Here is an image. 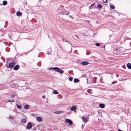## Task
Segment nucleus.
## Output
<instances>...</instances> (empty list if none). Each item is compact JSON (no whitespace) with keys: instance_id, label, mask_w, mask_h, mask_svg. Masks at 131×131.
I'll return each mask as SVG.
<instances>
[{"instance_id":"nucleus-7","label":"nucleus","mask_w":131,"mask_h":131,"mask_svg":"<svg viewBox=\"0 0 131 131\" xmlns=\"http://www.w3.org/2000/svg\"><path fill=\"white\" fill-rule=\"evenodd\" d=\"M89 64V62L86 61H83L81 62V64L83 66Z\"/></svg>"},{"instance_id":"nucleus-21","label":"nucleus","mask_w":131,"mask_h":131,"mask_svg":"<svg viewBox=\"0 0 131 131\" xmlns=\"http://www.w3.org/2000/svg\"><path fill=\"white\" fill-rule=\"evenodd\" d=\"M98 114L100 115V116H101L102 115V113L101 111H98Z\"/></svg>"},{"instance_id":"nucleus-3","label":"nucleus","mask_w":131,"mask_h":131,"mask_svg":"<svg viewBox=\"0 0 131 131\" xmlns=\"http://www.w3.org/2000/svg\"><path fill=\"white\" fill-rule=\"evenodd\" d=\"M65 122L68 123H69L70 125H72V122L70 119H65Z\"/></svg>"},{"instance_id":"nucleus-20","label":"nucleus","mask_w":131,"mask_h":131,"mask_svg":"<svg viewBox=\"0 0 131 131\" xmlns=\"http://www.w3.org/2000/svg\"><path fill=\"white\" fill-rule=\"evenodd\" d=\"M53 93L54 94H58V93L57 92V91L56 90H54L53 91Z\"/></svg>"},{"instance_id":"nucleus-32","label":"nucleus","mask_w":131,"mask_h":131,"mask_svg":"<svg viewBox=\"0 0 131 131\" xmlns=\"http://www.w3.org/2000/svg\"><path fill=\"white\" fill-rule=\"evenodd\" d=\"M118 130V131H122V130H120V129H119Z\"/></svg>"},{"instance_id":"nucleus-27","label":"nucleus","mask_w":131,"mask_h":131,"mask_svg":"<svg viewBox=\"0 0 131 131\" xmlns=\"http://www.w3.org/2000/svg\"><path fill=\"white\" fill-rule=\"evenodd\" d=\"M103 2L104 3H107V0H103Z\"/></svg>"},{"instance_id":"nucleus-6","label":"nucleus","mask_w":131,"mask_h":131,"mask_svg":"<svg viewBox=\"0 0 131 131\" xmlns=\"http://www.w3.org/2000/svg\"><path fill=\"white\" fill-rule=\"evenodd\" d=\"M27 118L26 117L25 118L23 119L21 121V122L23 124L26 123L27 121Z\"/></svg>"},{"instance_id":"nucleus-22","label":"nucleus","mask_w":131,"mask_h":131,"mask_svg":"<svg viewBox=\"0 0 131 131\" xmlns=\"http://www.w3.org/2000/svg\"><path fill=\"white\" fill-rule=\"evenodd\" d=\"M69 13V12L68 11H66L65 12V14L66 15H68Z\"/></svg>"},{"instance_id":"nucleus-24","label":"nucleus","mask_w":131,"mask_h":131,"mask_svg":"<svg viewBox=\"0 0 131 131\" xmlns=\"http://www.w3.org/2000/svg\"><path fill=\"white\" fill-rule=\"evenodd\" d=\"M73 78L72 77H70L69 78V79L70 81H71L72 80Z\"/></svg>"},{"instance_id":"nucleus-30","label":"nucleus","mask_w":131,"mask_h":131,"mask_svg":"<svg viewBox=\"0 0 131 131\" xmlns=\"http://www.w3.org/2000/svg\"><path fill=\"white\" fill-rule=\"evenodd\" d=\"M60 112L59 111V112H57V113H56V112H55V113H57V114H59V113H58V112Z\"/></svg>"},{"instance_id":"nucleus-19","label":"nucleus","mask_w":131,"mask_h":131,"mask_svg":"<svg viewBox=\"0 0 131 131\" xmlns=\"http://www.w3.org/2000/svg\"><path fill=\"white\" fill-rule=\"evenodd\" d=\"M16 106H17V107L18 108L20 109H21V105H18V104H17Z\"/></svg>"},{"instance_id":"nucleus-11","label":"nucleus","mask_w":131,"mask_h":131,"mask_svg":"<svg viewBox=\"0 0 131 131\" xmlns=\"http://www.w3.org/2000/svg\"><path fill=\"white\" fill-rule=\"evenodd\" d=\"M19 68V66L18 65H16L14 67V69L15 70H16L18 69Z\"/></svg>"},{"instance_id":"nucleus-1","label":"nucleus","mask_w":131,"mask_h":131,"mask_svg":"<svg viewBox=\"0 0 131 131\" xmlns=\"http://www.w3.org/2000/svg\"><path fill=\"white\" fill-rule=\"evenodd\" d=\"M113 49L114 51L117 53L123 52L126 50L125 48L116 45H114L113 46Z\"/></svg>"},{"instance_id":"nucleus-33","label":"nucleus","mask_w":131,"mask_h":131,"mask_svg":"<svg viewBox=\"0 0 131 131\" xmlns=\"http://www.w3.org/2000/svg\"><path fill=\"white\" fill-rule=\"evenodd\" d=\"M9 102H13V101H9ZM13 102H14V101H13Z\"/></svg>"},{"instance_id":"nucleus-14","label":"nucleus","mask_w":131,"mask_h":131,"mask_svg":"<svg viewBox=\"0 0 131 131\" xmlns=\"http://www.w3.org/2000/svg\"><path fill=\"white\" fill-rule=\"evenodd\" d=\"M97 8H102V5L100 4H98L97 6Z\"/></svg>"},{"instance_id":"nucleus-13","label":"nucleus","mask_w":131,"mask_h":131,"mask_svg":"<svg viewBox=\"0 0 131 131\" xmlns=\"http://www.w3.org/2000/svg\"><path fill=\"white\" fill-rule=\"evenodd\" d=\"M127 68L130 69H131V64L130 63H128L127 65Z\"/></svg>"},{"instance_id":"nucleus-10","label":"nucleus","mask_w":131,"mask_h":131,"mask_svg":"<svg viewBox=\"0 0 131 131\" xmlns=\"http://www.w3.org/2000/svg\"><path fill=\"white\" fill-rule=\"evenodd\" d=\"M76 108L74 106H73L71 108L70 110L72 111H74L75 110Z\"/></svg>"},{"instance_id":"nucleus-18","label":"nucleus","mask_w":131,"mask_h":131,"mask_svg":"<svg viewBox=\"0 0 131 131\" xmlns=\"http://www.w3.org/2000/svg\"><path fill=\"white\" fill-rule=\"evenodd\" d=\"M7 4V2L6 1H4L3 2V4L4 5H5Z\"/></svg>"},{"instance_id":"nucleus-31","label":"nucleus","mask_w":131,"mask_h":131,"mask_svg":"<svg viewBox=\"0 0 131 131\" xmlns=\"http://www.w3.org/2000/svg\"><path fill=\"white\" fill-rule=\"evenodd\" d=\"M36 128H34L33 129L34 130H35L36 129Z\"/></svg>"},{"instance_id":"nucleus-12","label":"nucleus","mask_w":131,"mask_h":131,"mask_svg":"<svg viewBox=\"0 0 131 131\" xmlns=\"http://www.w3.org/2000/svg\"><path fill=\"white\" fill-rule=\"evenodd\" d=\"M99 106L101 108H103L105 107V105L103 104H100Z\"/></svg>"},{"instance_id":"nucleus-26","label":"nucleus","mask_w":131,"mask_h":131,"mask_svg":"<svg viewBox=\"0 0 131 131\" xmlns=\"http://www.w3.org/2000/svg\"><path fill=\"white\" fill-rule=\"evenodd\" d=\"M94 4H92L90 6L91 7H93L94 6Z\"/></svg>"},{"instance_id":"nucleus-15","label":"nucleus","mask_w":131,"mask_h":131,"mask_svg":"<svg viewBox=\"0 0 131 131\" xmlns=\"http://www.w3.org/2000/svg\"><path fill=\"white\" fill-rule=\"evenodd\" d=\"M79 81V80L77 79H75L74 80V81L75 83L78 82Z\"/></svg>"},{"instance_id":"nucleus-2","label":"nucleus","mask_w":131,"mask_h":131,"mask_svg":"<svg viewBox=\"0 0 131 131\" xmlns=\"http://www.w3.org/2000/svg\"><path fill=\"white\" fill-rule=\"evenodd\" d=\"M50 69L56 71L57 72L61 74L63 73V71L62 70L57 67L50 68Z\"/></svg>"},{"instance_id":"nucleus-23","label":"nucleus","mask_w":131,"mask_h":131,"mask_svg":"<svg viewBox=\"0 0 131 131\" xmlns=\"http://www.w3.org/2000/svg\"><path fill=\"white\" fill-rule=\"evenodd\" d=\"M110 7L112 9H114L115 8L114 6L113 5H111Z\"/></svg>"},{"instance_id":"nucleus-29","label":"nucleus","mask_w":131,"mask_h":131,"mask_svg":"<svg viewBox=\"0 0 131 131\" xmlns=\"http://www.w3.org/2000/svg\"><path fill=\"white\" fill-rule=\"evenodd\" d=\"M63 12H60V14H63Z\"/></svg>"},{"instance_id":"nucleus-28","label":"nucleus","mask_w":131,"mask_h":131,"mask_svg":"<svg viewBox=\"0 0 131 131\" xmlns=\"http://www.w3.org/2000/svg\"><path fill=\"white\" fill-rule=\"evenodd\" d=\"M42 98L44 99H45V95H43V96H42Z\"/></svg>"},{"instance_id":"nucleus-34","label":"nucleus","mask_w":131,"mask_h":131,"mask_svg":"<svg viewBox=\"0 0 131 131\" xmlns=\"http://www.w3.org/2000/svg\"><path fill=\"white\" fill-rule=\"evenodd\" d=\"M130 127L131 128V124H130Z\"/></svg>"},{"instance_id":"nucleus-17","label":"nucleus","mask_w":131,"mask_h":131,"mask_svg":"<svg viewBox=\"0 0 131 131\" xmlns=\"http://www.w3.org/2000/svg\"><path fill=\"white\" fill-rule=\"evenodd\" d=\"M29 106L28 105H25L24 107V108L25 109H28L29 108Z\"/></svg>"},{"instance_id":"nucleus-16","label":"nucleus","mask_w":131,"mask_h":131,"mask_svg":"<svg viewBox=\"0 0 131 131\" xmlns=\"http://www.w3.org/2000/svg\"><path fill=\"white\" fill-rule=\"evenodd\" d=\"M21 13L19 11H18L16 13V15L17 16H19L21 15Z\"/></svg>"},{"instance_id":"nucleus-25","label":"nucleus","mask_w":131,"mask_h":131,"mask_svg":"<svg viewBox=\"0 0 131 131\" xmlns=\"http://www.w3.org/2000/svg\"><path fill=\"white\" fill-rule=\"evenodd\" d=\"M95 45L96 46L98 47L100 46V44L99 43H97L95 44Z\"/></svg>"},{"instance_id":"nucleus-5","label":"nucleus","mask_w":131,"mask_h":131,"mask_svg":"<svg viewBox=\"0 0 131 131\" xmlns=\"http://www.w3.org/2000/svg\"><path fill=\"white\" fill-rule=\"evenodd\" d=\"M32 127V125L30 123H29L27 124V128L29 129L31 128Z\"/></svg>"},{"instance_id":"nucleus-4","label":"nucleus","mask_w":131,"mask_h":131,"mask_svg":"<svg viewBox=\"0 0 131 131\" xmlns=\"http://www.w3.org/2000/svg\"><path fill=\"white\" fill-rule=\"evenodd\" d=\"M15 64L14 62H12L9 63V64L8 66L9 68H12L15 65Z\"/></svg>"},{"instance_id":"nucleus-9","label":"nucleus","mask_w":131,"mask_h":131,"mask_svg":"<svg viewBox=\"0 0 131 131\" xmlns=\"http://www.w3.org/2000/svg\"><path fill=\"white\" fill-rule=\"evenodd\" d=\"M82 118L83 121H84V122L85 123L87 122V121H88V118H85L83 117H82Z\"/></svg>"},{"instance_id":"nucleus-8","label":"nucleus","mask_w":131,"mask_h":131,"mask_svg":"<svg viewBox=\"0 0 131 131\" xmlns=\"http://www.w3.org/2000/svg\"><path fill=\"white\" fill-rule=\"evenodd\" d=\"M36 120L40 122L42 121V119L41 117H38L36 118Z\"/></svg>"}]
</instances>
